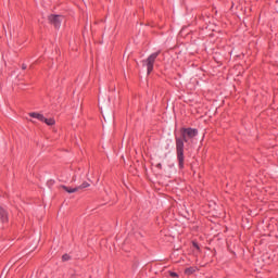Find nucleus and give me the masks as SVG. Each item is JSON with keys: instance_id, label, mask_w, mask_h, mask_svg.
<instances>
[{"instance_id": "7ed1b4c3", "label": "nucleus", "mask_w": 278, "mask_h": 278, "mask_svg": "<svg viewBox=\"0 0 278 278\" xmlns=\"http://www.w3.org/2000/svg\"><path fill=\"white\" fill-rule=\"evenodd\" d=\"M48 20H49V23H51V25L55 27V29H60V27H62V23L66 21L64 16L55 15V14L49 15Z\"/></svg>"}, {"instance_id": "f8f14e48", "label": "nucleus", "mask_w": 278, "mask_h": 278, "mask_svg": "<svg viewBox=\"0 0 278 278\" xmlns=\"http://www.w3.org/2000/svg\"><path fill=\"white\" fill-rule=\"evenodd\" d=\"M156 168H162V164L161 163L156 164Z\"/></svg>"}, {"instance_id": "9d476101", "label": "nucleus", "mask_w": 278, "mask_h": 278, "mask_svg": "<svg viewBox=\"0 0 278 278\" xmlns=\"http://www.w3.org/2000/svg\"><path fill=\"white\" fill-rule=\"evenodd\" d=\"M62 260H63V262H68V260H71V256L68 254H64L62 256Z\"/></svg>"}, {"instance_id": "4468645a", "label": "nucleus", "mask_w": 278, "mask_h": 278, "mask_svg": "<svg viewBox=\"0 0 278 278\" xmlns=\"http://www.w3.org/2000/svg\"><path fill=\"white\" fill-rule=\"evenodd\" d=\"M73 181H77V178L75 176L73 177Z\"/></svg>"}, {"instance_id": "f257e3e1", "label": "nucleus", "mask_w": 278, "mask_h": 278, "mask_svg": "<svg viewBox=\"0 0 278 278\" xmlns=\"http://www.w3.org/2000/svg\"><path fill=\"white\" fill-rule=\"evenodd\" d=\"M199 130L194 128H182L181 129V138L176 137V151H177V160L180 168H184V142H188V140H192L195 136H198Z\"/></svg>"}, {"instance_id": "423d86ee", "label": "nucleus", "mask_w": 278, "mask_h": 278, "mask_svg": "<svg viewBox=\"0 0 278 278\" xmlns=\"http://www.w3.org/2000/svg\"><path fill=\"white\" fill-rule=\"evenodd\" d=\"M41 123H46V125H49L51 127L55 125V119L43 117V119H41Z\"/></svg>"}, {"instance_id": "1a4fd4ad", "label": "nucleus", "mask_w": 278, "mask_h": 278, "mask_svg": "<svg viewBox=\"0 0 278 278\" xmlns=\"http://www.w3.org/2000/svg\"><path fill=\"white\" fill-rule=\"evenodd\" d=\"M78 190H84V188H90V184L88 182H83L80 186L77 187Z\"/></svg>"}, {"instance_id": "39448f33", "label": "nucleus", "mask_w": 278, "mask_h": 278, "mask_svg": "<svg viewBox=\"0 0 278 278\" xmlns=\"http://www.w3.org/2000/svg\"><path fill=\"white\" fill-rule=\"evenodd\" d=\"M29 116H31V118H37V121H45V115L40 113H29Z\"/></svg>"}, {"instance_id": "9b49d317", "label": "nucleus", "mask_w": 278, "mask_h": 278, "mask_svg": "<svg viewBox=\"0 0 278 278\" xmlns=\"http://www.w3.org/2000/svg\"><path fill=\"white\" fill-rule=\"evenodd\" d=\"M170 277H178L177 273H170Z\"/></svg>"}, {"instance_id": "ddd939ff", "label": "nucleus", "mask_w": 278, "mask_h": 278, "mask_svg": "<svg viewBox=\"0 0 278 278\" xmlns=\"http://www.w3.org/2000/svg\"><path fill=\"white\" fill-rule=\"evenodd\" d=\"M22 68H23V71H25V68H27V65H23Z\"/></svg>"}, {"instance_id": "f03ea898", "label": "nucleus", "mask_w": 278, "mask_h": 278, "mask_svg": "<svg viewBox=\"0 0 278 278\" xmlns=\"http://www.w3.org/2000/svg\"><path fill=\"white\" fill-rule=\"evenodd\" d=\"M157 55H160V51L152 53L146 61H143V66H147L148 75L153 72V64H155Z\"/></svg>"}, {"instance_id": "0eeeda50", "label": "nucleus", "mask_w": 278, "mask_h": 278, "mask_svg": "<svg viewBox=\"0 0 278 278\" xmlns=\"http://www.w3.org/2000/svg\"><path fill=\"white\" fill-rule=\"evenodd\" d=\"M63 190H65L66 192H68V194H73V192H78L79 188H68L66 186H62Z\"/></svg>"}, {"instance_id": "20e7f679", "label": "nucleus", "mask_w": 278, "mask_h": 278, "mask_svg": "<svg viewBox=\"0 0 278 278\" xmlns=\"http://www.w3.org/2000/svg\"><path fill=\"white\" fill-rule=\"evenodd\" d=\"M0 220L2 223H5L8 220V213L2 207H0Z\"/></svg>"}, {"instance_id": "6e6552de", "label": "nucleus", "mask_w": 278, "mask_h": 278, "mask_svg": "<svg viewBox=\"0 0 278 278\" xmlns=\"http://www.w3.org/2000/svg\"><path fill=\"white\" fill-rule=\"evenodd\" d=\"M195 270H197V268H194V267H189V268H187V269L185 270V273H186L187 275H192L193 273H195Z\"/></svg>"}]
</instances>
